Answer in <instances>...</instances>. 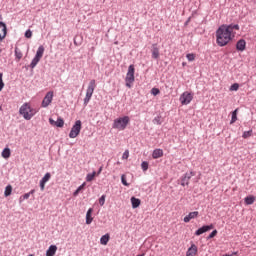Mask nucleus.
<instances>
[{
  "instance_id": "obj_16",
  "label": "nucleus",
  "mask_w": 256,
  "mask_h": 256,
  "mask_svg": "<svg viewBox=\"0 0 256 256\" xmlns=\"http://www.w3.org/2000/svg\"><path fill=\"white\" fill-rule=\"evenodd\" d=\"M197 255V247L195 244H192L191 247L187 250L186 256H195Z\"/></svg>"
},
{
  "instance_id": "obj_17",
  "label": "nucleus",
  "mask_w": 256,
  "mask_h": 256,
  "mask_svg": "<svg viewBox=\"0 0 256 256\" xmlns=\"http://www.w3.org/2000/svg\"><path fill=\"white\" fill-rule=\"evenodd\" d=\"M153 159H161L163 157V149H155L152 153Z\"/></svg>"
},
{
  "instance_id": "obj_43",
  "label": "nucleus",
  "mask_w": 256,
  "mask_h": 256,
  "mask_svg": "<svg viewBox=\"0 0 256 256\" xmlns=\"http://www.w3.org/2000/svg\"><path fill=\"white\" fill-rule=\"evenodd\" d=\"M83 189H85V182L77 188L79 192L83 191Z\"/></svg>"
},
{
  "instance_id": "obj_50",
  "label": "nucleus",
  "mask_w": 256,
  "mask_h": 256,
  "mask_svg": "<svg viewBox=\"0 0 256 256\" xmlns=\"http://www.w3.org/2000/svg\"><path fill=\"white\" fill-rule=\"evenodd\" d=\"M29 256H33V254H30Z\"/></svg>"
},
{
  "instance_id": "obj_20",
  "label": "nucleus",
  "mask_w": 256,
  "mask_h": 256,
  "mask_svg": "<svg viewBox=\"0 0 256 256\" xmlns=\"http://www.w3.org/2000/svg\"><path fill=\"white\" fill-rule=\"evenodd\" d=\"M44 53H45V47L39 46V47H38V50H37V52H36L35 57L38 58V59H42Z\"/></svg>"
},
{
  "instance_id": "obj_29",
  "label": "nucleus",
  "mask_w": 256,
  "mask_h": 256,
  "mask_svg": "<svg viewBox=\"0 0 256 256\" xmlns=\"http://www.w3.org/2000/svg\"><path fill=\"white\" fill-rule=\"evenodd\" d=\"M97 175V172H93L91 174H87L86 181L91 182L93 179H95V176Z\"/></svg>"
},
{
  "instance_id": "obj_47",
  "label": "nucleus",
  "mask_w": 256,
  "mask_h": 256,
  "mask_svg": "<svg viewBox=\"0 0 256 256\" xmlns=\"http://www.w3.org/2000/svg\"><path fill=\"white\" fill-rule=\"evenodd\" d=\"M28 193H30V195H33L35 193V190L33 189L30 192H28Z\"/></svg>"
},
{
  "instance_id": "obj_30",
  "label": "nucleus",
  "mask_w": 256,
  "mask_h": 256,
  "mask_svg": "<svg viewBox=\"0 0 256 256\" xmlns=\"http://www.w3.org/2000/svg\"><path fill=\"white\" fill-rule=\"evenodd\" d=\"M253 135V130L245 131L242 135L243 139H249Z\"/></svg>"
},
{
  "instance_id": "obj_11",
  "label": "nucleus",
  "mask_w": 256,
  "mask_h": 256,
  "mask_svg": "<svg viewBox=\"0 0 256 256\" xmlns=\"http://www.w3.org/2000/svg\"><path fill=\"white\" fill-rule=\"evenodd\" d=\"M51 179V173H46L44 177L40 180V189L41 191H45V184Z\"/></svg>"
},
{
  "instance_id": "obj_10",
  "label": "nucleus",
  "mask_w": 256,
  "mask_h": 256,
  "mask_svg": "<svg viewBox=\"0 0 256 256\" xmlns=\"http://www.w3.org/2000/svg\"><path fill=\"white\" fill-rule=\"evenodd\" d=\"M211 229H213V224L202 226L195 232V235L199 237V235H203V233H207V231H211Z\"/></svg>"
},
{
  "instance_id": "obj_1",
  "label": "nucleus",
  "mask_w": 256,
  "mask_h": 256,
  "mask_svg": "<svg viewBox=\"0 0 256 256\" xmlns=\"http://www.w3.org/2000/svg\"><path fill=\"white\" fill-rule=\"evenodd\" d=\"M239 31L238 24H230V25H222L216 31V42L219 47H225V45H229L230 41L235 39V35Z\"/></svg>"
},
{
  "instance_id": "obj_18",
  "label": "nucleus",
  "mask_w": 256,
  "mask_h": 256,
  "mask_svg": "<svg viewBox=\"0 0 256 256\" xmlns=\"http://www.w3.org/2000/svg\"><path fill=\"white\" fill-rule=\"evenodd\" d=\"M55 253H57V247L55 245H51L46 251V256H55Z\"/></svg>"
},
{
  "instance_id": "obj_14",
  "label": "nucleus",
  "mask_w": 256,
  "mask_h": 256,
  "mask_svg": "<svg viewBox=\"0 0 256 256\" xmlns=\"http://www.w3.org/2000/svg\"><path fill=\"white\" fill-rule=\"evenodd\" d=\"M245 47H247V42L245 40L241 39L236 43V49L237 51H245Z\"/></svg>"
},
{
  "instance_id": "obj_19",
  "label": "nucleus",
  "mask_w": 256,
  "mask_h": 256,
  "mask_svg": "<svg viewBox=\"0 0 256 256\" xmlns=\"http://www.w3.org/2000/svg\"><path fill=\"white\" fill-rule=\"evenodd\" d=\"M256 197L253 195H249L244 199V203L246 205H253V203H255Z\"/></svg>"
},
{
  "instance_id": "obj_37",
  "label": "nucleus",
  "mask_w": 256,
  "mask_h": 256,
  "mask_svg": "<svg viewBox=\"0 0 256 256\" xmlns=\"http://www.w3.org/2000/svg\"><path fill=\"white\" fill-rule=\"evenodd\" d=\"M5 87V83H3V73H0V91Z\"/></svg>"
},
{
  "instance_id": "obj_36",
  "label": "nucleus",
  "mask_w": 256,
  "mask_h": 256,
  "mask_svg": "<svg viewBox=\"0 0 256 256\" xmlns=\"http://www.w3.org/2000/svg\"><path fill=\"white\" fill-rule=\"evenodd\" d=\"M230 91H239V84L234 83L230 86Z\"/></svg>"
},
{
  "instance_id": "obj_24",
  "label": "nucleus",
  "mask_w": 256,
  "mask_h": 256,
  "mask_svg": "<svg viewBox=\"0 0 256 256\" xmlns=\"http://www.w3.org/2000/svg\"><path fill=\"white\" fill-rule=\"evenodd\" d=\"M110 236L109 234H105L100 238L101 245H107L109 243Z\"/></svg>"
},
{
  "instance_id": "obj_33",
  "label": "nucleus",
  "mask_w": 256,
  "mask_h": 256,
  "mask_svg": "<svg viewBox=\"0 0 256 256\" xmlns=\"http://www.w3.org/2000/svg\"><path fill=\"white\" fill-rule=\"evenodd\" d=\"M141 168H142V171H147V169H149V162L147 161L142 162Z\"/></svg>"
},
{
  "instance_id": "obj_38",
  "label": "nucleus",
  "mask_w": 256,
  "mask_h": 256,
  "mask_svg": "<svg viewBox=\"0 0 256 256\" xmlns=\"http://www.w3.org/2000/svg\"><path fill=\"white\" fill-rule=\"evenodd\" d=\"M153 123L155 125H161V117L160 116L155 117L153 120Z\"/></svg>"
},
{
  "instance_id": "obj_12",
  "label": "nucleus",
  "mask_w": 256,
  "mask_h": 256,
  "mask_svg": "<svg viewBox=\"0 0 256 256\" xmlns=\"http://www.w3.org/2000/svg\"><path fill=\"white\" fill-rule=\"evenodd\" d=\"M197 217H199L198 211L190 212L186 217H184V223H189L191 219H197Z\"/></svg>"
},
{
  "instance_id": "obj_7",
  "label": "nucleus",
  "mask_w": 256,
  "mask_h": 256,
  "mask_svg": "<svg viewBox=\"0 0 256 256\" xmlns=\"http://www.w3.org/2000/svg\"><path fill=\"white\" fill-rule=\"evenodd\" d=\"M179 101L181 105H189L193 101V93L185 91L180 95Z\"/></svg>"
},
{
  "instance_id": "obj_26",
  "label": "nucleus",
  "mask_w": 256,
  "mask_h": 256,
  "mask_svg": "<svg viewBox=\"0 0 256 256\" xmlns=\"http://www.w3.org/2000/svg\"><path fill=\"white\" fill-rule=\"evenodd\" d=\"M238 112H239V109H235L232 112V118H231V121H230V125H233V123H235L237 121V113Z\"/></svg>"
},
{
  "instance_id": "obj_27",
  "label": "nucleus",
  "mask_w": 256,
  "mask_h": 256,
  "mask_svg": "<svg viewBox=\"0 0 256 256\" xmlns=\"http://www.w3.org/2000/svg\"><path fill=\"white\" fill-rule=\"evenodd\" d=\"M40 61L41 59L35 56L30 64L31 69H35V67H37V63H39Z\"/></svg>"
},
{
  "instance_id": "obj_42",
  "label": "nucleus",
  "mask_w": 256,
  "mask_h": 256,
  "mask_svg": "<svg viewBox=\"0 0 256 256\" xmlns=\"http://www.w3.org/2000/svg\"><path fill=\"white\" fill-rule=\"evenodd\" d=\"M122 159H129V150H126V151L123 153Z\"/></svg>"
},
{
  "instance_id": "obj_25",
  "label": "nucleus",
  "mask_w": 256,
  "mask_h": 256,
  "mask_svg": "<svg viewBox=\"0 0 256 256\" xmlns=\"http://www.w3.org/2000/svg\"><path fill=\"white\" fill-rule=\"evenodd\" d=\"M11 193H13V186H11V185L6 186L5 191H4V196L9 197L11 195Z\"/></svg>"
},
{
  "instance_id": "obj_15",
  "label": "nucleus",
  "mask_w": 256,
  "mask_h": 256,
  "mask_svg": "<svg viewBox=\"0 0 256 256\" xmlns=\"http://www.w3.org/2000/svg\"><path fill=\"white\" fill-rule=\"evenodd\" d=\"M91 215H93V208H89L86 213V225H91V223H93Z\"/></svg>"
},
{
  "instance_id": "obj_28",
  "label": "nucleus",
  "mask_w": 256,
  "mask_h": 256,
  "mask_svg": "<svg viewBox=\"0 0 256 256\" xmlns=\"http://www.w3.org/2000/svg\"><path fill=\"white\" fill-rule=\"evenodd\" d=\"M29 197H31V193H29V192L24 194V195H22V196H20L19 203H23V201L29 199Z\"/></svg>"
},
{
  "instance_id": "obj_13",
  "label": "nucleus",
  "mask_w": 256,
  "mask_h": 256,
  "mask_svg": "<svg viewBox=\"0 0 256 256\" xmlns=\"http://www.w3.org/2000/svg\"><path fill=\"white\" fill-rule=\"evenodd\" d=\"M49 123L50 125H55V127H63L65 125V121L62 118H58L57 121L50 118Z\"/></svg>"
},
{
  "instance_id": "obj_45",
  "label": "nucleus",
  "mask_w": 256,
  "mask_h": 256,
  "mask_svg": "<svg viewBox=\"0 0 256 256\" xmlns=\"http://www.w3.org/2000/svg\"><path fill=\"white\" fill-rule=\"evenodd\" d=\"M189 179H191V176L186 175L183 180H184V181H185V180L189 181Z\"/></svg>"
},
{
  "instance_id": "obj_23",
  "label": "nucleus",
  "mask_w": 256,
  "mask_h": 256,
  "mask_svg": "<svg viewBox=\"0 0 256 256\" xmlns=\"http://www.w3.org/2000/svg\"><path fill=\"white\" fill-rule=\"evenodd\" d=\"M2 157L3 159H9V157H11V149L9 148H5L3 151H2Z\"/></svg>"
},
{
  "instance_id": "obj_9",
  "label": "nucleus",
  "mask_w": 256,
  "mask_h": 256,
  "mask_svg": "<svg viewBox=\"0 0 256 256\" xmlns=\"http://www.w3.org/2000/svg\"><path fill=\"white\" fill-rule=\"evenodd\" d=\"M53 101V91H50L46 94L42 101V107H49Z\"/></svg>"
},
{
  "instance_id": "obj_39",
  "label": "nucleus",
  "mask_w": 256,
  "mask_h": 256,
  "mask_svg": "<svg viewBox=\"0 0 256 256\" xmlns=\"http://www.w3.org/2000/svg\"><path fill=\"white\" fill-rule=\"evenodd\" d=\"M25 37L26 39H31V37H33V32H31V30H27L25 32Z\"/></svg>"
},
{
  "instance_id": "obj_40",
  "label": "nucleus",
  "mask_w": 256,
  "mask_h": 256,
  "mask_svg": "<svg viewBox=\"0 0 256 256\" xmlns=\"http://www.w3.org/2000/svg\"><path fill=\"white\" fill-rule=\"evenodd\" d=\"M186 58L188 59V61H193L195 59V54L193 53L187 54Z\"/></svg>"
},
{
  "instance_id": "obj_3",
  "label": "nucleus",
  "mask_w": 256,
  "mask_h": 256,
  "mask_svg": "<svg viewBox=\"0 0 256 256\" xmlns=\"http://www.w3.org/2000/svg\"><path fill=\"white\" fill-rule=\"evenodd\" d=\"M131 122L129 116L116 118L113 122V129H117L118 131H125L127 129V125Z\"/></svg>"
},
{
  "instance_id": "obj_21",
  "label": "nucleus",
  "mask_w": 256,
  "mask_h": 256,
  "mask_svg": "<svg viewBox=\"0 0 256 256\" xmlns=\"http://www.w3.org/2000/svg\"><path fill=\"white\" fill-rule=\"evenodd\" d=\"M132 208L137 209L141 205V200L135 197L131 198Z\"/></svg>"
},
{
  "instance_id": "obj_5",
  "label": "nucleus",
  "mask_w": 256,
  "mask_h": 256,
  "mask_svg": "<svg viewBox=\"0 0 256 256\" xmlns=\"http://www.w3.org/2000/svg\"><path fill=\"white\" fill-rule=\"evenodd\" d=\"M125 82H126V87H128V89H131V85L135 83V66L130 65L128 67V72L126 74Z\"/></svg>"
},
{
  "instance_id": "obj_2",
  "label": "nucleus",
  "mask_w": 256,
  "mask_h": 256,
  "mask_svg": "<svg viewBox=\"0 0 256 256\" xmlns=\"http://www.w3.org/2000/svg\"><path fill=\"white\" fill-rule=\"evenodd\" d=\"M19 113L26 119V121H31V119H33L34 115L37 113V110L31 108L29 103H25L20 107Z\"/></svg>"
},
{
  "instance_id": "obj_4",
  "label": "nucleus",
  "mask_w": 256,
  "mask_h": 256,
  "mask_svg": "<svg viewBox=\"0 0 256 256\" xmlns=\"http://www.w3.org/2000/svg\"><path fill=\"white\" fill-rule=\"evenodd\" d=\"M95 87H97V84L95 82V79H92L89 84L88 88L86 90V96L84 98V105H89V102L91 101V97H93V93H95Z\"/></svg>"
},
{
  "instance_id": "obj_6",
  "label": "nucleus",
  "mask_w": 256,
  "mask_h": 256,
  "mask_svg": "<svg viewBox=\"0 0 256 256\" xmlns=\"http://www.w3.org/2000/svg\"><path fill=\"white\" fill-rule=\"evenodd\" d=\"M82 129V122L81 120H77L75 124L72 126L71 131L69 133L70 139H75L76 137H79V133H81Z\"/></svg>"
},
{
  "instance_id": "obj_41",
  "label": "nucleus",
  "mask_w": 256,
  "mask_h": 256,
  "mask_svg": "<svg viewBox=\"0 0 256 256\" xmlns=\"http://www.w3.org/2000/svg\"><path fill=\"white\" fill-rule=\"evenodd\" d=\"M217 235V230H213L209 236H208V239H213V237H215Z\"/></svg>"
},
{
  "instance_id": "obj_8",
  "label": "nucleus",
  "mask_w": 256,
  "mask_h": 256,
  "mask_svg": "<svg viewBox=\"0 0 256 256\" xmlns=\"http://www.w3.org/2000/svg\"><path fill=\"white\" fill-rule=\"evenodd\" d=\"M7 36V26L0 22V41H3V38ZM1 53H3V50L0 48V62H1Z\"/></svg>"
},
{
  "instance_id": "obj_48",
  "label": "nucleus",
  "mask_w": 256,
  "mask_h": 256,
  "mask_svg": "<svg viewBox=\"0 0 256 256\" xmlns=\"http://www.w3.org/2000/svg\"><path fill=\"white\" fill-rule=\"evenodd\" d=\"M102 171H103V168H100L98 171V175L101 174Z\"/></svg>"
},
{
  "instance_id": "obj_46",
  "label": "nucleus",
  "mask_w": 256,
  "mask_h": 256,
  "mask_svg": "<svg viewBox=\"0 0 256 256\" xmlns=\"http://www.w3.org/2000/svg\"><path fill=\"white\" fill-rule=\"evenodd\" d=\"M79 190H76L74 193H73V195H74V197H77L78 195H79Z\"/></svg>"
},
{
  "instance_id": "obj_32",
  "label": "nucleus",
  "mask_w": 256,
  "mask_h": 256,
  "mask_svg": "<svg viewBox=\"0 0 256 256\" xmlns=\"http://www.w3.org/2000/svg\"><path fill=\"white\" fill-rule=\"evenodd\" d=\"M159 93H161V90H159V88L151 89V95H154V97H157V95H159Z\"/></svg>"
},
{
  "instance_id": "obj_49",
  "label": "nucleus",
  "mask_w": 256,
  "mask_h": 256,
  "mask_svg": "<svg viewBox=\"0 0 256 256\" xmlns=\"http://www.w3.org/2000/svg\"><path fill=\"white\" fill-rule=\"evenodd\" d=\"M182 186L185 187V182H182Z\"/></svg>"
},
{
  "instance_id": "obj_35",
  "label": "nucleus",
  "mask_w": 256,
  "mask_h": 256,
  "mask_svg": "<svg viewBox=\"0 0 256 256\" xmlns=\"http://www.w3.org/2000/svg\"><path fill=\"white\" fill-rule=\"evenodd\" d=\"M106 195H102L100 198H99V205L100 207H103V205H105V199H106Z\"/></svg>"
},
{
  "instance_id": "obj_22",
  "label": "nucleus",
  "mask_w": 256,
  "mask_h": 256,
  "mask_svg": "<svg viewBox=\"0 0 256 256\" xmlns=\"http://www.w3.org/2000/svg\"><path fill=\"white\" fill-rule=\"evenodd\" d=\"M158 57H159V49L157 47V44H154L152 49V58L157 59Z\"/></svg>"
},
{
  "instance_id": "obj_34",
  "label": "nucleus",
  "mask_w": 256,
  "mask_h": 256,
  "mask_svg": "<svg viewBox=\"0 0 256 256\" xmlns=\"http://www.w3.org/2000/svg\"><path fill=\"white\" fill-rule=\"evenodd\" d=\"M121 181H122V184L125 185V187H129V183H127V176H125V174L121 176Z\"/></svg>"
},
{
  "instance_id": "obj_44",
  "label": "nucleus",
  "mask_w": 256,
  "mask_h": 256,
  "mask_svg": "<svg viewBox=\"0 0 256 256\" xmlns=\"http://www.w3.org/2000/svg\"><path fill=\"white\" fill-rule=\"evenodd\" d=\"M238 252H233L232 254H223L222 256H233V255H237Z\"/></svg>"
},
{
  "instance_id": "obj_31",
  "label": "nucleus",
  "mask_w": 256,
  "mask_h": 256,
  "mask_svg": "<svg viewBox=\"0 0 256 256\" xmlns=\"http://www.w3.org/2000/svg\"><path fill=\"white\" fill-rule=\"evenodd\" d=\"M15 55H16V58L19 60H21L23 58V53H21V51H19V49H15Z\"/></svg>"
}]
</instances>
